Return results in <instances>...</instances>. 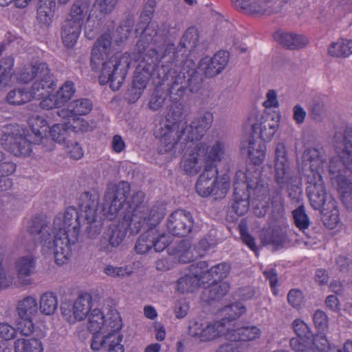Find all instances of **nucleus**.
Listing matches in <instances>:
<instances>
[{
    "label": "nucleus",
    "mask_w": 352,
    "mask_h": 352,
    "mask_svg": "<svg viewBox=\"0 0 352 352\" xmlns=\"http://www.w3.org/2000/svg\"><path fill=\"white\" fill-rule=\"evenodd\" d=\"M226 329L219 321L213 324H208L204 327L201 341H208L216 338L221 333H224Z\"/></svg>",
    "instance_id": "nucleus-56"
},
{
    "label": "nucleus",
    "mask_w": 352,
    "mask_h": 352,
    "mask_svg": "<svg viewBox=\"0 0 352 352\" xmlns=\"http://www.w3.org/2000/svg\"><path fill=\"white\" fill-rule=\"evenodd\" d=\"M292 328L297 337L308 341L311 340L313 334L309 326L303 320L298 318L295 319L292 322Z\"/></svg>",
    "instance_id": "nucleus-58"
},
{
    "label": "nucleus",
    "mask_w": 352,
    "mask_h": 352,
    "mask_svg": "<svg viewBox=\"0 0 352 352\" xmlns=\"http://www.w3.org/2000/svg\"><path fill=\"white\" fill-rule=\"evenodd\" d=\"M265 245H272L276 249L283 247L288 241L283 231L280 228H274L267 232L262 238Z\"/></svg>",
    "instance_id": "nucleus-43"
},
{
    "label": "nucleus",
    "mask_w": 352,
    "mask_h": 352,
    "mask_svg": "<svg viewBox=\"0 0 352 352\" xmlns=\"http://www.w3.org/2000/svg\"><path fill=\"white\" fill-rule=\"evenodd\" d=\"M91 297L89 294L80 295L74 302L76 310L75 318L77 321L84 320L91 310Z\"/></svg>",
    "instance_id": "nucleus-42"
},
{
    "label": "nucleus",
    "mask_w": 352,
    "mask_h": 352,
    "mask_svg": "<svg viewBox=\"0 0 352 352\" xmlns=\"http://www.w3.org/2000/svg\"><path fill=\"white\" fill-rule=\"evenodd\" d=\"M92 109V102L87 98L78 99L71 102L67 109H57L56 114L63 118L76 122V117L88 114Z\"/></svg>",
    "instance_id": "nucleus-24"
},
{
    "label": "nucleus",
    "mask_w": 352,
    "mask_h": 352,
    "mask_svg": "<svg viewBox=\"0 0 352 352\" xmlns=\"http://www.w3.org/2000/svg\"><path fill=\"white\" fill-rule=\"evenodd\" d=\"M120 217L119 224H111L107 231L104 233V238L107 239L111 247L116 248L119 246L126 236L127 230L132 234H136L138 232H133L130 226H128L127 219L123 217Z\"/></svg>",
    "instance_id": "nucleus-25"
},
{
    "label": "nucleus",
    "mask_w": 352,
    "mask_h": 352,
    "mask_svg": "<svg viewBox=\"0 0 352 352\" xmlns=\"http://www.w3.org/2000/svg\"><path fill=\"white\" fill-rule=\"evenodd\" d=\"M157 48L152 46L145 54V51L141 53L138 52L141 60L135 69L132 86L128 89L126 94L129 102L133 103L140 98L151 75L156 69H158L157 74L159 75L160 69L162 67V65L160 67L159 64L162 63V61ZM137 51L138 50H137Z\"/></svg>",
    "instance_id": "nucleus-9"
},
{
    "label": "nucleus",
    "mask_w": 352,
    "mask_h": 352,
    "mask_svg": "<svg viewBox=\"0 0 352 352\" xmlns=\"http://www.w3.org/2000/svg\"><path fill=\"white\" fill-rule=\"evenodd\" d=\"M35 258L32 255L19 258L16 263V267L19 277L32 275L35 272Z\"/></svg>",
    "instance_id": "nucleus-52"
},
{
    "label": "nucleus",
    "mask_w": 352,
    "mask_h": 352,
    "mask_svg": "<svg viewBox=\"0 0 352 352\" xmlns=\"http://www.w3.org/2000/svg\"><path fill=\"white\" fill-rule=\"evenodd\" d=\"M274 38L283 47L289 50L302 48L308 43V39L303 35L281 30L274 34Z\"/></svg>",
    "instance_id": "nucleus-28"
},
{
    "label": "nucleus",
    "mask_w": 352,
    "mask_h": 352,
    "mask_svg": "<svg viewBox=\"0 0 352 352\" xmlns=\"http://www.w3.org/2000/svg\"><path fill=\"white\" fill-rule=\"evenodd\" d=\"M155 6V0H148L140 16V21L136 25L135 34L136 36H140V39L136 44L137 50L140 53L146 51L150 45L161 47L165 43L166 30L159 28L155 23L151 22Z\"/></svg>",
    "instance_id": "nucleus-8"
},
{
    "label": "nucleus",
    "mask_w": 352,
    "mask_h": 352,
    "mask_svg": "<svg viewBox=\"0 0 352 352\" xmlns=\"http://www.w3.org/2000/svg\"><path fill=\"white\" fill-rule=\"evenodd\" d=\"M208 265L206 261H199L190 266L188 274L181 277L177 281V289L182 293L192 292L195 289L201 285L202 283V270H205Z\"/></svg>",
    "instance_id": "nucleus-23"
},
{
    "label": "nucleus",
    "mask_w": 352,
    "mask_h": 352,
    "mask_svg": "<svg viewBox=\"0 0 352 352\" xmlns=\"http://www.w3.org/2000/svg\"><path fill=\"white\" fill-rule=\"evenodd\" d=\"M168 96L169 97V90L166 91L160 87H156L150 97L148 108L153 111L160 110L170 101V99H168Z\"/></svg>",
    "instance_id": "nucleus-48"
},
{
    "label": "nucleus",
    "mask_w": 352,
    "mask_h": 352,
    "mask_svg": "<svg viewBox=\"0 0 352 352\" xmlns=\"http://www.w3.org/2000/svg\"><path fill=\"white\" fill-rule=\"evenodd\" d=\"M87 327L93 333L92 350L124 352V346L121 344L122 335L119 332L122 322L117 310L110 309L104 316L100 309H93L88 317Z\"/></svg>",
    "instance_id": "nucleus-4"
},
{
    "label": "nucleus",
    "mask_w": 352,
    "mask_h": 352,
    "mask_svg": "<svg viewBox=\"0 0 352 352\" xmlns=\"http://www.w3.org/2000/svg\"><path fill=\"white\" fill-rule=\"evenodd\" d=\"M213 122V115L209 111L199 113L193 121L185 127H179L177 124L170 129L164 134L158 146V153L164 154L173 152V154H180L189 148L188 144L195 140H200L210 128Z\"/></svg>",
    "instance_id": "nucleus-5"
},
{
    "label": "nucleus",
    "mask_w": 352,
    "mask_h": 352,
    "mask_svg": "<svg viewBox=\"0 0 352 352\" xmlns=\"http://www.w3.org/2000/svg\"><path fill=\"white\" fill-rule=\"evenodd\" d=\"M40 311L45 315L53 314L58 307V300L55 294L52 292L44 293L40 298Z\"/></svg>",
    "instance_id": "nucleus-50"
},
{
    "label": "nucleus",
    "mask_w": 352,
    "mask_h": 352,
    "mask_svg": "<svg viewBox=\"0 0 352 352\" xmlns=\"http://www.w3.org/2000/svg\"><path fill=\"white\" fill-rule=\"evenodd\" d=\"M16 327L18 331L23 336H29L34 329V325L32 317L19 318L16 320Z\"/></svg>",
    "instance_id": "nucleus-60"
},
{
    "label": "nucleus",
    "mask_w": 352,
    "mask_h": 352,
    "mask_svg": "<svg viewBox=\"0 0 352 352\" xmlns=\"http://www.w3.org/2000/svg\"><path fill=\"white\" fill-rule=\"evenodd\" d=\"M199 38L198 30L195 26H191L183 34L177 48L173 43L168 44L164 54L161 56V69L163 66L169 65V67L173 68L172 72L175 71V75L181 73L187 60L192 62V59L184 56V53H182V50L184 52L193 51L197 45Z\"/></svg>",
    "instance_id": "nucleus-10"
},
{
    "label": "nucleus",
    "mask_w": 352,
    "mask_h": 352,
    "mask_svg": "<svg viewBox=\"0 0 352 352\" xmlns=\"http://www.w3.org/2000/svg\"><path fill=\"white\" fill-rule=\"evenodd\" d=\"M308 344H311L318 352H328L333 349L326 336L321 333L313 336L311 340L308 341Z\"/></svg>",
    "instance_id": "nucleus-59"
},
{
    "label": "nucleus",
    "mask_w": 352,
    "mask_h": 352,
    "mask_svg": "<svg viewBox=\"0 0 352 352\" xmlns=\"http://www.w3.org/2000/svg\"><path fill=\"white\" fill-rule=\"evenodd\" d=\"M250 189L261 192L263 195L268 192V187L261 184L257 177L252 180L249 175L242 171L237 172L234 182L232 209L238 216L245 214L249 210Z\"/></svg>",
    "instance_id": "nucleus-11"
},
{
    "label": "nucleus",
    "mask_w": 352,
    "mask_h": 352,
    "mask_svg": "<svg viewBox=\"0 0 352 352\" xmlns=\"http://www.w3.org/2000/svg\"><path fill=\"white\" fill-rule=\"evenodd\" d=\"M55 9V0H38L37 3L38 21L45 25H48L52 22Z\"/></svg>",
    "instance_id": "nucleus-37"
},
{
    "label": "nucleus",
    "mask_w": 352,
    "mask_h": 352,
    "mask_svg": "<svg viewBox=\"0 0 352 352\" xmlns=\"http://www.w3.org/2000/svg\"><path fill=\"white\" fill-rule=\"evenodd\" d=\"M235 9L247 14H265L267 10L263 5L256 3V0H232Z\"/></svg>",
    "instance_id": "nucleus-38"
},
{
    "label": "nucleus",
    "mask_w": 352,
    "mask_h": 352,
    "mask_svg": "<svg viewBox=\"0 0 352 352\" xmlns=\"http://www.w3.org/2000/svg\"><path fill=\"white\" fill-rule=\"evenodd\" d=\"M15 168L14 163H3L0 165V191H6L11 188L12 182L7 176L14 173Z\"/></svg>",
    "instance_id": "nucleus-53"
},
{
    "label": "nucleus",
    "mask_w": 352,
    "mask_h": 352,
    "mask_svg": "<svg viewBox=\"0 0 352 352\" xmlns=\"http://www.w3.org/2000/svg\"><path fill=\"white\" fill-rule=\"evenodd\" d=\"M82 203L80 208L84 212V222L88 225L86 229L87 236L95 239L102 230L103 214L98 213L99 196L97 194H91L85 192L80 197Z\"/></svg>",
    "instance_id": "nucleus-16"
},
{
    "label": "nucleus",
    "mask_w": 352,
    "mask_h": 352,
    "mask_svg": "<svg viewBox=\"0 0 352 352\" xmlns=\"http://www.w3.org/2000/svg\"><path fill=\"white\" fill-rule=\"evenodd\" d=\"M153 226L144 225L146 231L138 238L135 245L138 254H145L152 248L151 234L154 233Z\"/></svg>",
    "instance_id": "nucleus-51"
},
{
    "label": "nucleus",
    "mask_w": 352,
    "mask_h": 352,
    "mask_svg": "<svg viewBox=\"0 0 352 352\" xmlns=\"http://www.w3.org/2000/svg\"><path fill=\"white\" fill-rule=\"evenodd\" d=\"M338 162L330 160L329 171L331 179L333 184H336L338 192L342 197L343 204L348 209L352 210V182L345 175L340 173L337 168Z\"/></svg>",
    "instance_id": "nucleus-22"
},
{
    "label": "nucleus",
    "mask_w": 352,
    "mask_h": 352,
    "mask_svg": "<svg viewBox=\"0 0 352 352\" xmlns=\"http://www.w3.org/2000/svg\"><path fill=\"white\" fill-rule=\"evenodd\" d=\"M277 126L276 122L273 119H269V117L261 118L259 122L252 125V134L250 137H254L263 142H268L274 136Z\"/></svg>",
    "instance_id": "nucleus-27"
},
{
    "label": "nucleus",
    "mask_w": 352,
    "mask_h": 352,
    "mask_svg": "<svg viewBox=\"0 0 352 352\" xmlns=\"http://www.w3.org/2000/svg\"><path fill=\"white\" fill-rule=\"evenodd\" d=\"M134 23V16L133 14H129L126 16L125 19L120 23L116 30V34L120 38V42H122L123 41L127 39L132 30ZM116 42H118V41H116Z\"/></svg>",
    "instance_id": "nucleus-55"
},
{
    "label": "nucleus",
    "mask_w": 352,
    "mask_h": 352,
    "mask_svg": "<svg viewBox=\"0 0 352 352\" xmlns=\"http://www.w3.org/2000/svg\"><path fill=\"white\" fill-rule=\"evenodd\" d=\"M56 87V80H55V87L52 89H49L47 91V94L41 98L40 100H42L40 102V107L43 109H52L54 107L58 109L61 105L58 104L57 98L54 96H50V94L54 90Z\"/></svg>",
    "instance_id": "nucleus-61"
},
{
    "label": "nucleus",
    "mask_w": 352,
    "mask_h": 352,
    "mask_svg": "<svg viewBox=\"0 0 352 352\" xmlns=\"http://www.w3.org/2000/svg\"><path fill=\"white\" fill-rule=\"evenodd\" d=\"M130 190V184L125 181L107 184L101 210L104 217L111 221L117 217H121Z\"/></svg>",
    "instance_id": "nucleus-13"
},
{
    "label": "nucleus",
    "mask_w": 352,
    "mask_h": 352,
    "mask_svg": "<svg viewBox=\"0 0 352 352\" xmlns=\"http://www.w3.org/2000/svg\"><path fill=\"white\" fill-rule=\"evenodd\" d=\"M205 152L204 147L198 148L196 145L184 156L182 162L183 170L187 174L195 175L199 173L203 166L205 168L206 162L203 157Z\"/></svg>",
    "instance_id": "nucleus-26"
},
{
    "label": "nucleus",
    "mask_w": 352,
    "mask_h": 352,
    "mask_svg": "<svg viewBox=\"0 0 352 352\" xmlns=\"http://www.w3.org/2000/svg\"><path fill=\"white\" fill-rule=\"evenodd\" d=\"M245 307L241 302H234L223 307L220 310L222 318L219 320L220 323L226 329V331L229 332L231 327V322L239 318L245 312Z\"/></svg>",
    "instance_id": "nucleus-32"
},
{
    "label": "nucleus",
    "mask_w": 352,
    "mask_h": 352,
    "mask_svg": "<svg viewBox=\"0 0 352 352\" xmlns=\"http://www.w3.org/2000/svg\"><path fill=\"white\" fill-rule=\"evenodd\" d=\"M14 352H43V347L38 339H17L14 344Z\"/></svg>",
    "instance_id": "nucleus-46"
},
{
    "label": "nucleus",
    "mask_w": 352,
    "mask_h": 352,
    "mask_svg": "<svg viewBox=\"0 0 352 352\" xmlns=\"http://www.w3.org/2000/svg\"><path fill=\"white\" fill-rule=\"evenodd\" d=\"M38 307L36 299L28 296L18 300L16 306L17 316L21 318L33 317L36 315Z\"/></svg>",
    "instance_id": "nucleus-36"
},
{
    "label": "nucleus",
    "mask_w": 352,
    "mask_h": 352,
    "mask_svg": "<svg viewBox=\"0 0 352 352\" xmlns=\"http://www.w3.org/2000/svg\"><path fill=\"white\" fill-rule=\"evenodd\" d=\"M75 92L74 85L72 81H66L55 95L58 104L63 106L67 102Z\"/></svg>",
    "instance_id": "nucleus-54"
},
{
    "label": "nucleus",
    "mask_w": 352,
    "mask_h": 352,
    "mask_svg": "<svg viewBox=\"0 0 352 352\" xmlns=\"http://www.w3.org/2000/svg\"><path fill=\"white\" fill-rule=\"evenodd\" d=\"M260 330L255 326L237 327L230 329L226 333L228 342L223 344L219 348V352H239V349L243 342L252 340L258 336Z\"/></svg>",
    "instance_id": "nucleus-17"
},
{
    "label": "nucleus",
    "mask_w": 352,
    "mask_h": 352,
    "mask_svg": "<svg viewBox=\"0 0 352 352\" xmlns=\"http://www.w3.org/2000/svg\"><path fill=\"white\" fill-rule=\"evenodd\" d=\"M230 54L227 51H219L211 58L208 57L202 58L199 66L197 68L196 64L192 61L195 65V70L201 76L200 72H203L206 77L212 78L220 74L227 65L229 60ZM203 77H201V82Z\"/></svg>",
    "instance_id": "nucleus-20"
},
{
    "label": "nucleus",
    "mask_w": 352,
    "mask_h": 352,
    "mask_svg": "<svg viewBox=\"0 0 352 352\" xmlns=\"http://www.w3.org/2000/svg\"><path fill=\"white\" fill-rule=\"evenodd\" d=\"M156 226H153L154 233L151 234L152 248L155 252H160L163 251L168 245V237L164 233H158Z\"/></svg>",
    "instance_id": "nucleus-57"
},
{
    "label": "nucleus",
    "mask_w": 352,
    "mask_h": 352,
    "mask_svg": "<svg viewBox=\"0 0 352 352\" xmlns=\"http://www.w3.org/2000/svg\"><path fill=\"white\" fill-rule=\"evenodd\" d=\"M2 146L15 156H28L34 140L32 134H24L19 127H6L1 138Z\"/></svg>",
    "instance_id": "nucleus-15"
},
{
    "label": "nucleus",
    "mask_w": 352,
    "mask_h": 352,
    "mask_svg": "<svg viewBox=\"0 0 352 352\" xmlns=\"http://www.w3.org/2000/svg\"><path fill=\"white\" fill-rule=\"evenodd\" d=\"M248 144V153L250 161L255 165L261 164L265 157L266 146L261 140L249 137L248 142L243 143V147Z\"/></svg>",
    "instance_id": "nucleus-35"
},
{
    "label": "nucleus",
    "mask_w": 352,
    "mask_h": 352,
    "mask_svg": "<svg viewBox=\"0 0 352 352\" xmlns=\"http://www.w3.org/2000/svg\"><path fill=\"white\" fill-rule=\"evenodd\" d=\"M81 217L74 207H69L63 214L54 219L53 229L44 217L34 216L28 221L27 231L42 247L45 254H53L58 265L63 264L71 255V245L78 238Z\"/></svg>",
    "instance_id": "nucleus-1"
},
{
    "label": "nucleus",
    "mask_w": 352,
    "mask_h": 352,
    "mask_svg": "<svg viewBox=\"0 0 352 352\" xmlns=\"http://www.w3.org/2000/svg\"><path fill=\"white\" fill-rule=\"evenodd\" d=\"M296 179V177L293 175V179L291 182L285 184L283 186H278L279 189L276 190L275 192L277 195V200L276 202L278 203L277 206L279 207V209L283 210V204L282 199L278 197V195H280L281 190L285 186L287 187L288 197L291 201V204L294 205V206H298L300 204H303L302 188L299 185L294 184Z\"/></svg>",
    "instance_id": "nucleus-34"
},
{
    "label": "nucleus",
    "mask_w": 352,
    "mask_h": 352,
    "mask_svg": "<svg viewBox=\"0 0 352 352\" xmlns=\"http://www.w3.org/2000/svg\"><path fill=\"white\" fill-rule=\"evenodd\" d=\"M204 294L207 296L208 300H219L228 292L230 286L226 282L209 283Z\"/></svg>",
    "instance_id": "nucleus-44"
},
{
    "label": "nucleus",
    "mask_w": 352,
    "mask_h": 352,
    "mask_svg": "<svg viewBox=\"0 0 352 352\" xmlns=\"http://www.w3.org/2000/svg\"><path fill=\"white\" fill-rule=\"evenodd\" d=\"M90 3V0H75L67 17L83 24L85 19L89 12Z\"/></svg>",
    "instance_id": "nucleus-41"
},
{
    "label": "nucleus",
    "mask_w": 352,
    "mask_h": 352,
    "mask_svg": "<svg viewBox=\"0 0 352 352\" xmlns=\"http://www.w3.org/2000/svg\"><path fill=\"white\" fill-rule=\"evenodd\" d=\"M313 320L317 329L320 331L324 330L328 326V318L324 311L318 309L313 316Z\"/></svg>",
    "instance_id": "nucleus-64"
},
{
    "label": "nucleus",
    "mask_w": 352,
    "mask_h": 352,
    "mask_svg": "<svg viewBox=\"0 0 352 352\" xmlns=\"http://www.w3.org/2000/svg\"><path fill=\"white\" fill-rule=\"evenodd\" d=\"M13 66L14 59L11 56L0 60V87H5L10 82L14 74Z\"/></svg>",
    "instance_id": "nucleus-49"
},
{
    "label": "nucleus",
    "mask_w": 352,
    "mask_h": 352,
    "mask_svg": "<svg viewBox=\"0 0 352 352\" xmlns=\"http://www.w3.org/2000/svg\"><path fill=\"white\" fill-rule=\"evenodd\" d=\"M34 79L35 80L30 89L37 96H45L49 89L55 87V77L45 63L36 62L23 67L19 75V80L28 83Z\"/></svg>",
    "instance_id": "nucleus-12"
},
{
    "label": "nucleus",
    "mask_w": 352,
    "mask_h": 352,
    "mask_svg": "<svg viewBox=\"0 0 352 352\" xmlns=\"http://www.w3.org/2000/svg\"><path fill=\"white\" fill-rule=\"evenodd\" d=\"M112 38L104 33L97 39L91 52L90 63L94 70L101 65L99 82L101 85L109 83L113 91H118L122 85L131 65V58L128 53H116L107 60L111 51Z\"/></svg>",
    "instance_id": "nucleus-3"
},
{
    "label": "nucleus",
    "mask_w": 352,
    "mask_h": 352,
    "mask_svg": "<svg viewBox=\"0 0 352 352\" xmlns=\"http://www.w3.org/2000/svg\"><path fill=\"white\" fill-rule=\"evenodd\" d=\"M193 218L189 212L177 210L168 217L166 228L170 233L177 236H186L193 228Z\"/></svg>",
    "instance_id": "nucleus-21"
},
{
    "label": "nucleus",
    "mask_w": 352,
    "mask_h": 352,
    "mask_svg": "<svg viewBox=\"0 0 352 352\" xmlns=\"http://www.w3.org/2000/svg\"><path fill=\"white\" fill-rule=\"evenodd\" d=\"M333 145L339 153L340 162L352 172V128L337 130L333 135Z\"/></svg>",
    "instance_id": "nucleus-18"
},
{
    "label": "nucleus",
    "mask_w": 352,
    "mask_h": 352,
    "mask_svg": "<svg viewBox=\"0 0 352 352\" xmlns=\"http://www.w3.org/2000/svg\"><path fill=\"white\" fill-rule=\"evenodd\" d=\"M274 179L279 186L291 182L293 173L287 159V152L284 143L278 142L276 146L274 157Z\"/></svg>",
    "instance_id": "nucleus-19"
},
{
    "label": "nucleus",
    "mask_w": 352,
    "mask_h": 352,
    "mask_svg": "<svg viewBox=\"0 0 352 352\" xmlns=\"http://www.w3.org/2000/svg\"><path fill=\"white\" fill-rule=\"evenodd\" d=\"M304 167L309 170L305 173L307 181L306 191L311 206L321 210L325 206L327 193L320 172L327 164V157L322 148H309L302 154Z\"/></svg>",
    "instance_id": "nucleus-6"
},
{
    "label": "nucleus",
    "mask_w": 352,
    "mask_h": 352,
    "mask_svg": "<svg viewBox=\"0 0 352 352\" xmlns=\"http://www.w3.org/2000/svg\"><path fill=\"white\" fill-rule=\"evenodd\" d=\"M83 24L67 17L62 25L61 37L63 44L72 48L76 43Z\"/></svg>",
    "instance_id": "nucleus-29"
},
{
    "label": "nucleus",
    "mask_w": 352,
    "mask_h": 352,
    "mask_svg": "<svg viewBox=\"0 0 352 352\" xmlns=\"http://www.w3.org/2000/svg\"><path fill=\"white\" fill-rule=\"evenodd\" d=\"M118 2V0H95V6L100 14L107 15L114 10Z\"/></svg>",
    "instance_id": "nucleus-63"
},
{
    "label": "nucleus",
    "mask_w": 352,
    "mask_h": 352,
    "mask_svg": "<svg viewBox=\"0 0 352 352\" xmlns=\"http://www.w3.org/2000/svg\"><path fill=\"white\" fill-rule=\"evenodd\" d=\"M296 208L292 211V217L296 226L299 228L305 235L307 236L308 238L311 236H309L307 232V230L310 225V220L305 212V208L303 204H300L298 206H296Z\"/></svg>",
    "instance_id": "nucleus-47"
},
{
    "label": "nucleus",
    "mask_w": 352,
    "mask_h": 352,
    "mask_svg": "<svg viewBox=\"0 0 352 352\" xmlns=\"http://www.w3.org/2000/svg\"><path fill=\"white\" fill-rule=\"evenodd\" d=\"M34 91L30 89L29 91L22 89H14L9 91L7 96L8 103L13 105L23 104L32 99L40 100L44 96H37V94H33Z\"/></svg>",
    "instance_id": "nucleus-39"
},
{
    "label": "nucleus",
    "mask_w": 352,
    "mask_h": 352,
    "mask_svg": "<svg viewBox=\"0 0 352 352\" xmlns=\"http://www.w3.org/2000/svg\"><path fill=\"white\" fill-rule=\"evenodd\" d=\"M60 311L63 317L69 323H75L77 319L75 318L76 310L74 309V304L71 302H62L60 305Z\"/></svg>",
    "instance_id": "nucleus-62"
},
{
    "label": "nucleus",
    "mask_w": 352,
    "mask_h": 352,
    "mask_svg": "<svg viewBox=\"0 0 352 352\" xmlns=\"http://www.w3.org/2000/svg\"><path fill=\"white\" fill-rule=\"evenodd\" d=\"M76 129L77 126L69 120L68 122L54 124L49 132L52 139L60 144L65 142L69 136V130L76 131Z\"/></svg>",
    "instance_id": "nucleus-40"
},
{
    "label": "nucleus",
    "mask_w": 352,
    "mask_h": 352,
    "mask_svg": "<svg viewBox=\"0 0 352 352\" xmlns=\"http://www.w3.org/2000/svg\"><path fill=\"white\" fill-rule=\"evenodd\" d=\"M194 63L191 60H187L181 73L175 75V71L172 72L169 65H164L160 69L159 78L162 79L163 84L166 82L169 87V98L173 103L168 106L170 107L167 114V123L164 125L165 129L162 128L160 140L164 138V134L171 129L173 125L177 124L181 128L185 127L186 123H182L180 119L183 115L184 106L178 102L184 95L186 91L188 89L190 92L197 91L201 85V76L195 70Z\"/></svg>",
    "instance_id": "nucleus-2"
},
{
    "label": "nucleus",
    "mask_w": 352,
    "mask_h": 352,
    "mask_svg": "<svg viewBox=\"0 0 352 352\" xmlns=\"http://www.w3.org/2000/svg\"><path fill=\"white\" fill-rule=\"evenodd\" d=\"M198 148H204L206 153L203 157L206 166H216V163L220 162L224 156L226 147L223 142L216 141L212 146H208L206 143L200 142L197 144Z\"/></svg>",
    "instance_id": "nucleus-30"
},
{
    "label": "nucleus",
    "mask_w": 352,
    "mask_h": 352,
    "mask_svg": "<svg viewBox=\"0 0 352 352\" xmlns=\"http://www.w3.org/2000/svg\"><path fill=\"white\" fill-rule=\"evenodd\" d=\"M30 133L34 140V144H39L45 138L49 129L47 122L44 116H32L28 120Z\"/></svg>",
    "instance_id": "nucleus-31"
},
{
    "label": "nucleus",
    "mask_w": 352,
    "mask_h": 352,
    "mask_svg": "<svg viewBox=\"0 0 352 352\" xmlns=\"http://www.w3.org/2000/svg\"><path fill=\"white\" fill-rule=\"evenodd\" d=\"M215 166L204 168L195 185L196 191L200 196H214V199L226 197L230 188V177L224 174L219 180Z\"/></svg>",
    "instance_id": "nucleus-14"
},
{
    "label": "nucleus",
    "mask_w": 352,
    "mask_h": 352,
    "mask_svg": "<svg viewBox=\"0 0 352 352\" xmlns=\"http://www.w3.org/2000/svg\"><path fill=\"white\" fill-rule=\"evenodd\" d=\"M230 272V266L225 263H221L211 267L208 270V267L202 270V283L205 284L214 282H222L221 280L225 278Z\"/></svg>",
    "instance_id": "nucleus-33"
},
{
    "label": "nucleus",
    "mask_w": 352,
    "mask_h": 352,
    "mask_svg": "<svg viewBox=\"0 0 352 352\" xmlns=\"http://www.w3.org/2000/svg\"><path fill=\"white\" fill-rule=\"evenodd\" d=\"M121 217L129 222L128 226L133 232H139L144 225L157 226L163 219L165 212L162 206H153L148 209L144 201V193L138 191L126 201Z\"/></svg>",
    "instance_id": "nucleus-7"
},
{
    "label": "nucleus",
    "mask_w": 352,
    "mask_h": 352,
    "mask_svg": "<svg viewBox=\"0 0 352 352\" xmlns=\"http://www.w3.org/2000/svg\"><path fill=\"white\" fill-rule=\"evenodd\" d=\"M328 52L334 57H348L352 54V41L340 39L329 46Z\"/></svg>",
    "instance_id": "nucleus-45"
}]
</instances>
